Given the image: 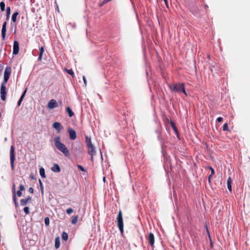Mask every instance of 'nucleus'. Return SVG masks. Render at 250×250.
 Returning a JSON list of instances; mask_svg holds the SVG:
<instances>
[{
    "label": "nucleus",
    "mask_w": 250,
    "mask_h": 250,
    "mask_svg": "<svg viewBox=\"0 0 250 250\" xmlns=\"http://www.w3.org/2000/svg\"><path fill=\"white\" fill-rule=\"evenodd\" d=\"M54 141L56 147L65 156L69 157L70 155L69 151L64 144L61 142V137L60 136L56 137Z\"/></svg>",
    "instance_id": "1"
},
{
    "label": "nucleus",
    "mask_w": 250,
    "mask_h": 250,
    "mask_svg": "<svg viewBox=\"0 0 250 250\" xmlns=\"http://www.w3.org/2000/svg\"><path fill=\"white\" fill-rule=\"evenodd\" d=\"M169 88L174 92L183 93L186 96L187 94L185 90V84L184 83H177L175 84H169Z\"/></svg>",
    "instance_id": "2"
},
{
    "label": "nucleus",
    "mask_w": 250,
    "mask_h": 250,
    "mask_svg": "<svg viewBox=\"0 0 250 250\" xmlns=\"http://www.w3.org/2000/svg\"><path fill=\"white\" fill-rule=\"evenodd\" d=\"M86 146L87 147V153L91 155V161L93 160V155L95 154V148L92 145L91 140L90 137L87 136H85Z\"/></svg>",
    "instance_id": "3"
},
{
    "label": "nucleus",
    "mask_w": 250,
    "mask_h": 250,
    "mask_svg": "<svg viewBox=\"0 0 250 250\" xmlns=\"http://www.w3.org/2000/svg\"><path fill=\"white\" fill-rule=\"evenodd\" d=\"M117 226L122 234L124 232V223L122 216V212L121 210H119L117 216Z\"/></svg>",
    "instance_id": "4"
},
{
    "label": "nucleus",
    "mask_w": 250,
    "mask_h": 250,
    "mask_svg": "<svg viewBox=\"0 0 250 250\" xmlns=\"http://www.w3.org/2000/svg\"><path fill=\"white\" fill-rule=\"evenodd\" d=\"M10 158L11 168L14 169V162L15 160V147L14 145H12L10 147Z\"/></svg>",
    "instance_id": "5"
},
{
    "label": "nucleus",
    "mask_w": 250,
    "mask_h": 250,
    "mask_svg": "<svg viewBox=\"0 0 250 250\" xmlns=\"http://www.w3.org/2000/svg\"><path fill=\"white\" fill-rule=\"evenodd\" d=\"M11 73V68L10 67H6L4 70V81L1 83L6 84L8 79H9L10 75Z\"/></svg>",
    "instance_id": "6"
},
{
    "label": "nucleus",
    "mask_w": 250,
    "mask_h": 250,
    "mask_svg": "<svg viewBox=\"0 0 250 250\" xmlns=\"http://www.w3.org/2000/svg\"><path fill=\"white\" fill-rule=\"evenodd\" d=\"M6 89L5 84L4 83H1L0 85V97L1 99L4 101L6 100Z\"/></svg>",
    "instance_id": "7"
},
{
    "label": "nucleus",
    "mask_w": 250,
    "mask_h": 250,
    "mask_svg": "<svg viewBox=\"0 0 250 250\" xmlns=\"http://www.w3.org/2000/svg\"><path fill=\"white\" fill-rule=\"evenodd\" d=\"M146 239L148 241L151 247H153L155 242V237L152 232L148 233V236L146 237Z\"/></svg>",
    "instance_id": "8"
},
{
    "label": "nucleus",
    "mask_w": 250,
    "mask_h": 250,
    "mask_svg": "<svg viewBox=\"0 0 250 250\" xmlns=\"http://www.w3.org/2000/svg\"><path fill=\"white\" fill-rule=\"evenodd\" d=\"M58 106L57 101L54 99L50 100L47 104V107L49 109H52Z\"/></svg>",
    "instance_id": "9"
},
{
    "label": "nucleus",
    "mask_w": 250,
    "mask_h": 250,
    "mask_svg": "<svg viewBox=\"0 0 250 250\" xmlns=\"http://www.w3.org/2000/svg\"><path fill=\"white\" fill-rule=\"evenodd\" d=\"M68 132L69 138L70 140H74L76 138V137H77L76 132L74 129L69 128L68 129Z\"/></svg>",
    "instance_id": "10"
},
{
    "label": "nucleus",
    "mask_w": 250,
    "mask_h": 250,
    "mask_svg": "<svg viewBox=\"0 0 250 250\" xmlns=\"http://www.w3.org/2000/svg\"><path fill=\"white\" fill-rule=\"evenodd\" d=\"M19 52V43L17 41H14L13 54L15 55H17Z\"/></svg>",
    "instance_id": "11"
},
{
    "label": "nucleus",
    "mask_w": 250,
    "mask_h": 250,
    "mask_svg": "<svg viewBox=\"0 0 250 250\" xmlns=\"http://www.w3.org/2000/svg\"><path fill=\"white\" fill-rule=\"evenodd\" d=\"M7 21H4L2 24L1 29V37L2 40H5L6 33Z\"/></svg>",
    "instance_id": "12"
},
{
    "label": "nucleus",
    "mask_w": 250,
    "mask_h": 250,
    "mask_svg": "<svg viewBox=\"0 0 250 250\" xmlns=\"http://www.w3.org/2000/svg\"><path fill=\"white\" fill-rule=\"evenodd\" d=\"M52 126L53 128L56 129L58 132H59L62 129V126L61 123L57 122H54L52 125Z\"/></svg>",
    "instance_id": "13"
},
{
    "label": "nucleus",
    "mask_w": 250,
    "mask_h": 250,
    "mask_svg": "<svg viewBox=\"0 0 250 250\" xmlns=\"http://www.w3.org/2000/svg\"><path fill=\"white\" fill-rule=\"evenodd\" d=\"M31 197L28 196L26 199H22L21 200L20 203L21 206H25L28 203L31 202Z\"/></svg>",
    "instance_id": "14"
},
{
    "label": "nucleus",
    "mask_w": 250,
    "mask_h": 250,
    "mask_svg": "<svg viewBox=\"0 0 250 250\" xmlns=\"http://www.w3.org/2000/svg\"><path fill=\"white\" fill-rule=\"evenodd\" d=\"M52 171L55 172H60L61 171V168L60 166L57 164H54L53 167L51 168Z\"/></svg>",
    "instance_id": "15"
},
{
    "label": "nucleus",
    "mask_w": 250,
    "mask_h": 250,
    "mask_svg": "<svg viewBox=\"0 0 250 250\" xmlns=\"http://www.w3.org/2000/svg\"><path fill=\"white\" fill-rule=\"evenodd\" d=\"M231 183H232L231 178V177H229L227 180V187L229 191H231V190H232Z\"/></svg>",
    "instance_id": "16"
},
{
    "label": "nucleus",
    "mask_w": 250,
    "mask_h": 250,
    "mask_svg": "<svg viewBox=\"0 0 250 250\" xmlns=\"http://www.w3.org/2000/svg\"><path fill=\"white\" fill-rule=\"evenodd\" d=\"M60 246V237H57L55 240V247L56 249H58Z\"/></svg>",
    "instance_id": "17"
},
{
    "label": "nucleus",
    "mask_w": 250,
    "mask_h": 250,
    "mask_svg": "<svg viewBox=\"0 0 250 250\" xmlns=\"http://www.w3.org/2000/svg\"><path fill=\"white\" fill-rule=\"evenodd\" d=\"M40 174L42 178H46L45 170L43 167H41L40 168Z\"/></svg>",
    "instance_id": "18"
},
{
    "label": "nucleus",
    "mask_w": 250,
    "mask_h": 250,
    "mask_svg": "<svg viewBox=\"0 0 250 250\" xmlns=\"http://www.w3.org/2000/svg\"><path fill=\"white\" fill-rule=\"evenodd\" d=\"M66 111L68 113V114L69 115V116L70 117H72L74 115L73 112L72 111V110L71 109V108L69 106H67L66 108Z\"/></svg>",
    "instance_id": "19"
},
{
    "label": "nucleus",
    "mask_w": 250,
    "mask_h": 250,
    "mask_svg": "<svg viewBox=\"0 0 250 250\" xmlns=\"http://www.w3.org/2000/svg\"><path fill=\"white\" fill-rule=\"evenodd\" d=\"M19 15L18 12L14 13L12 16V20L13 22H16L17 20V17Z\"/></svg>",
    "instance_id": "20"
},
{
    "label": "nucleus",
    "mask_w": 250,
    "mask_h": 250,
    "mask_svg": "<svg viewBox=\"0 0 250 250\" xmlns=\"http://www.w3.org/2000/svg\"><path fill=\"white\" fill-rule=\"evenodd\" d=\"M78 215L73 216L71 220V223L72 224H76L78 222Z\"/></svg>",
    "instance_id": "21"
},
{
    "label": "nucleus",
    "mask_w": 250,
    "mask_h": 250,
    "mask_svg": "<svg viewBox=\"0 0 250 250\" xmlns=\"http://www.w3.org/2000/svg\"><path fill=\"white\" fill-rule=\"evenodd\" d=\"M11 13V9L10 7H7L6 8V20H8Z\"/></svg>",
    "instance_id": "22"
},
{
    "label": "nucleus",
    "mask_w": 250,
    "mask_h": 250,
    "mask_svg": "<svg viewBox=\"0 0 250 250\" xmlns=\"http://www.w3.org/2000/svg\"><path fill=\"white\" fill-rule=\"evenodd\" d=\"M0 8L1 11H4L5 10V4L3 1H1L0 2Z\"/></svg>",
    "instance_id": "23"
},
{
    "label": "nucleus",
    "mask_w": 250,
    "mask_h": 250,
    "mask_svg": "<svg viewBox=\"0 0 250 250\" xmlns=\"http://www.w3.org/2000/svg\"><path fill=\"white\" fill-rule=\"evenodd\" d=\"M62 239L65 241L68 239V234L65 232H63L62 235Z\"/></svg>",
    "instance_id": "24"
},
{
    "label": "nucleus",
    "mask_w": 250,
    "mask_h": 250,
    "mask_svg": "<svg viewBox=\"0 0 250 250\" xmlns=\"http://www.w3.org/2000/svg\"><path fill=\"white\" fill-rule=\"evenodd\" d=\"M39 185L41 188V193L42 195H43L44 191H43V184L41 181V180H39Z\"/></svg>",
    "instance_id": "25"
},
{
    "label": "nucleus",
    "mask_w": 250,
    "mask_h": 250,
    "mask_svg": "<svg viewBox=\"0 0 250 250\" xmlns=\"http://www.w3.org/2000/svg\"><path fill=\"white\" fill-rule=\"evenodd\" d=\"M49 223H50V220H49V217H45L44 219L45 225L47 226L49 225Z\"/></svg>",
    "instance_id": "26"
},
{
    "label": "nucleus",
    "mask_w": 250,
    "mask_h": 250,
    "mask_svg": "<svg viewBox=\"0 0 250 250\" xmlns=\"http://www.w3.org/2000/svg\"><path fill=\"white\" fill-rule=\"evenodd\" d=\"M170 125L172 127V128H173V129L175 131V132H177V128L174 124V123L173 122H170Z\"/></svg>",
    "instance_id": "27"
},
{
    "label": "nucleus",
    "mask_w": 250,
    "mask_h": 250,
    "mask_svg": "<svg viewBox=\"0 0 250 250\" xmlns=\"http://www.w3.org/2000/svg\"><path fill=\"white\" fill-rule=\"evenodd\" d=\"M223 131H228L229 130V127L228 124L225 123L223 126Z\"/></svg>",
    "instance_id": "28"
},
{
    "label": "nucleus",
    "mask_w": 250,
    "mask_h": 250,
    "mask_svg": "<svg viewBox=\"0 0 250 250\" xmlns=\"http://www.w3.org/2000/svg\"><path fill=\"white\" fill-rule=\"evenodd\" d=\"M23 210L26 214H29L30 213L29 208L28 207H24L23 208Z\"/></svg>",
    "instance_id": "29"
},
{
    "label": "nucleus",
    "mask_w": 250,
    "mask_h": 250,
    "mask_svg": "<svg viewBox=\"0 0 250 250\" xmlns=\"http://www.w3.org/2000/svg\"><path fill=\"white\" fill-rule=\"evenodd\" d=\"M27 89H26L24 92H23L22 94L21 95V98H20L19 100H21V101H23V99L25 95V94L26 93Z\"/></svg>",
    "instance_id": "30"
},
{
    "label": "nucleus",
    "mask_w": 250,
    "mask_h": 250,
    "mask_svg": "<svg viewBox=\"0 0 250 250\" xmlns=\"http://www.w3.org/2000/svg\"><path fill=\"white\" fill-rule=\"evenodd\" d=\"M27 89H26L24 92H23L22 94L21 95V98H20L19 100H21V101H23V99L25 95V94L26 93Z\"/></svg>",
    "instance_id": "31"
},
{
    "label": "nucleus",
    "mask_w": 250,
    "mask_h": 250,
    "mask_svg": "<svg viewBox=\"0 0 250 250\" xmlns=\"http://www.w3.org/2000/svg\"><path fill=\"white\" fill-rule=\"evenodd\" d=\"M73 209L72 208H68L66 209V212L67 213V214H71L72 213H73Z\"/></svg>",
    "instance_id": "32"
},
{
    "label": "nucleus",
    "mask_w": 250,
    "mask_h": 250,
    "mask_svg": "<svg viewBox=\"0 0 250 250\" xmlns=\"http://www.w3.org/2000/svg\"><path fill=\"white\" fill-rule=\"evenodd\" d=\"M67 72L71 75L73 77H74V73L73 72V71L72 70V69H69V70H67Z\"/></svg>",
    "instance_id": "33"
},
{
    "label": "nucleus",
    "mask_w": 250,
    "mask_h": 250,
    "mask_svg": "<svg viewBox=\"0 0 250 250\" xmlns=\"http://www.w3.org/2000/svg\"><path fill=\"white\" fill-rule=\"evenodd\" d=\"M77 167L80 170L84 172L86 171V170L82 166L78 165Z\"/></svg>",
    "instance_id": "34"
},
{
    "label": "nucleus",
    "mask_w": 250,
    "mask_h": 250,
    "mask_svg": "<svg viewBox=\"0 0 250 250\" xmlns=\"http://www.w3.org/2000/svg\"><path fill=\"white\" fill-rule=\"evenodd\" d=\"M44 52V47L43 46H42L40 48V55H43V53Z\"/></svg>",
    "instance_id": "35"
},
{
    "label": "nucleus",
    "mask_w": 250,
    "mask_h": 250,
    "mask_svg": "<svg viewBox=\"0 0 250 250\" xmlns=\"http://www.w3.org/2000/svg\"><path fill=\"white\" fill-rule=\"evenodd\" d=\"M12 192L13 194H16V188L15 184H13L12 186Z\"/></svg>",
    "instance_id": "36"
},
{
    "label": "nucleus",
    "mask_w": 250,
    "mask_h": 250,
    "mask_svg": "<svg viewBox=\"0 0 250 250\" xmlns=\"http://www.w3.org/2000/svg\"><path fill=\"white\" fill-rule=\"evenodd\" d=\"M25 189L23 185L21 184L20 186V190L21 191H23Z\"/></svg>",
    "instance_id": "37"
},
{
    "label": "nucleus",
    "mask_w": 250,
    "mask_h": 250,
    "mask_svg": "<svg viewBox=\"0 0 250 250\" xmlns=\"http://www.w3.org/2000/svg\"><path fill=\"white\" fill-rule=\"evenodd\" d=\"M83 82H84V86H86V84H87V81H86V78H85V76H83Z\"/></svg>",
    "instance_id": "38"
},
{
    "label": "nucleus",
    "mask_w": 250,
    "mask_h": 250,
    "mask_svg": "<svg viewBox=\"0 0 250 250\" xmlns=\"http://www.w3.org/2000/svg\"><path fill=\"white\" fill-rule=\"evenodd\" d=\"M13 201H14V202H17V197H16V194H14L13 195Z\"/></svg>",
    "instance_id": "39"
},
{
    "label": "nucleus",
    "mask_w": 250,
    "mask_h": 250,
    "mask_svg": "<svg viewBox=\"0 0 250 250\" xmlns=\"http://www.w3.org/2000/svg\"><path fill=\"white\" fill-rule=\"evenodd\" d=\"M17 194L18 195V197H21V196L22 195V192H21V190H18L17 192Z\"/></svg>",
    "instance_id": "40"
},
{
    "label": "nucleus",
    "mask_w": 250,
    "mask_h": 250,
    "mask_svg": "<svg viewBox=\"0 0 250 250\" xmlns=\"http://www.w3.org/2000/svg\"><path fill=\"white\" fill-rule=\"evenodd\" d=\"M209 169L211 170V175H213L214 174V170L213 169V168L212 167H209Z\"/></svg>",
    "instance_id": "41"
},
{
    "label": "nucleus",
    "mask_w": 250,
    "mask_h": 250,
    "mask_svg": "<svg viewBox=\"0 0 250 250\" xmlns=\"http://www.w3.org/2000/svg\"><path fill=\"white\" fill-rule=\"evenodd\" d=\"M222 121H223V118H222L221 117H219L217 118V121L218 122H222Z\"/></svg>",
    "instance_id": "42"
},
{
    "label": "nucleus",
    "mask_w": 250,
    "mask_h": 250,
    "mask_svg": "<svg viewBox=\"0 0 250 250\" xmlns=\"http://www.w3.org/2000/svg\"><path fill=\"white\" fill-rule=\"evenodd\" d=\"M28 191L30 193H33L34 192V189L33 188H30L28 189Z\"/></svg>",
    "instance_id": "43"
},
{
    "label": "nucleus",
    "mask_w": 250,
    "mask_h": 250,
    "mask_svg": "<svg viewBox=\"0 0 250 250\" xmlns=\"http://www.w3.org/2000/svg\"><path fill=\"white\" fill-rule=\"evenodd\" d=\"M42 55H40L39 54V56L38 57V61H41L42 60Z\"/></svg>",
    "instance_id": "44"
},
{
    "label": "nucleus",
    "mask_w": 250,
    "mask_h": 250,
    "mask_svg": "<svg viewBox=\"0 0 250 250\" xmlns=\"http://www.w3.org/2000/svg\"><path fill=\"white\" fill-rule=\"evenodd\" d=\"M164 1H165V4L167 6V7H168V1H167V0H164Z\"/></svg>",
    "instance_id": "45"
},
{
    "label": "nucleus",
    "mask_w": 250,
    "mask_h": 250,
    "mask_svg": "<svg viewBox=\"0 0 250 250\" xmlns=\"http://www.w3.org/2000/svg\"><path fill=\"white\" fill-rule=\"evenodd\" d=\"M21 102H22V101H21V100H19V101L18 102V106H20V105L21 104Z\"/></svg>",
    "instance_id": "46"
},
{
    "label": "nucleus",
    "mask_w": 250,
    "mask_h": 250,
    "mask_svg": "<svg viewBox=\"0 0 250 250\" xmlns=\"http://www.w3.org/2000/svg\"><path fill=\"white\" fill-rule=\"evenodd\" d=\"M214 68V66H212L211 68H210V70L212 72H213V68Z\"/></svg>",
    "instance_id": "47"
},
{
    "label": "nucleus",
    "mask_w": 250,
    "mask_h": 250,
    "mask_svg": "<svg viewBox=\"0 0 250 250\" xmlns=\"http://www.w3.org/2000/svg\"><path fill=\"white\" fill-rule=\"evenodd\" d=\"M14 204L16 207H17L18 206V202H14Z\"/></svg>",
    "instance_id": "48"
},
{
    "label": "nucleus",
    "mask_w": 250,
    "mask_h": 250,
    "mask_svg": "<svg viewBox=\"0 0 250 250\" xmlns=\"http://www.w3.org/2000/svg\"><path fill=\"white\" fill-rule=\"evenodd\" d=\"M213 176V175H211V174L208 176V179H211V177Z\"/></svg>",
    "instance_id": "49"
},
{
    "label": "nucleus",
    "mask_w": 250,
    "mask_h": 250,
    "mask_svg": "<svg viewBox=\"0 0 250 250\" xmlns=\"http://www.w3.org/2000/svg\"><path fill=\"white\" fill-rule=\"evenodd\" d=\"M210 181H211V179H209L208 178V181L209 183L210 182Z\"/></svg>",
    "instance_id": "50"
},
{
    "label": "nucleus",
    "mask_w": 250,
    "mask_h": 250,
    "mask_svg": "<svg viewBox=\"0 0 250 250\" xmlns=\"http://www.w3.org/2000/svg\"><path fill=\"white\" fill-rule=\"evenodd\" d=\"M207 232H208V233H209V231H208V228H207Z\"/></svg>",
    "instance_id": "51"
}]
</instances>
